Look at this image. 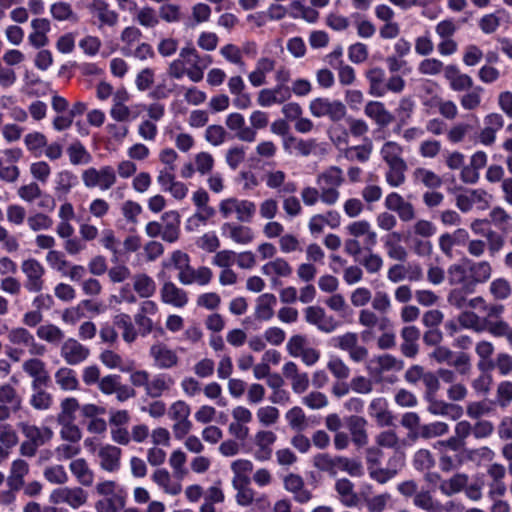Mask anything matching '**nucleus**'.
Returning a JSON list of instances; mask_svg holds the SVG:
<instances>
[{
  "instance_id": "58",
  "label": "nucleus",
  "mask_w": 512,
  "mask_h": 512,
  "mask_svg": "<svg viewBox=\"0 0 512 512\" xmlns=\"http://www.w3.org/2000/svg\"><path fill=\"white\" fill-rule=\"evenodd\" d=\"M365 252L358 260V262L365 268L369 274L379 273L384 265L383 258L373 252V249H364Z\"/></svg>"
},
{
  "instance_id": "14",
  "label": "nucleus",
  "mask_w": 512,
  "mask_h": 512,
  "mask_svg": "<svg viewBox=\"0 0 512 512\" xmlns=\"http://www.w3.org/2000/svg\"><path fill=\"white\" fill-rule=\"evenodd\" d=\"M23 400L16 389L10 384L0 386V421L10 418L12 413L22 409Z\"/></svg>"
},
{
  "instance_id": "22",
  "label": "nucleus",
  "mask_w": 512,
  "mask_h": 512,
  "mask_svg": "<svg viewBox=\"0 0 512 512\" xmlns=\"http://www.w3.org/2000/svg\"><path fill=\"white\" fill-rule=\"evenodd\" d=\"M22 369L32 378V388L46 386L50 380L46 364L39 358L33 357L25 360Z\"/></svg>"
},
{
  "instance_id": "60",
  "label": "nucleus",
  "mask_w": 512,
  "mask_h": 512,
  "mask_svg": "<svg viewBox=\"0 0 512 512\" xmlns=\"http://www.w3.org/2000/svg\"><path fill=\"white\" fill-rule=\"evenodd\" d=\"M424 105L436 106L439 113L448 120H453L458 115V107L452 100H444L440 97H433L431 101L424 102Z\"/></svg>"
},
{
  "instance_id": "26",
  "label": "nucleus",
  "mask_w": 512,
  "mask_h": 512,
  "mask_svg": "<svg viewBox=\"0 0 512 512\" xmlns=\"http://www.w3.org/2000/svg\"><path fill=\"white\" fill-rule=\"evenodd\" d=\"M161 301L175 308H183L188 303L187 292L171 281L165 282L160 289Z\"/></svg>"
},
{
  "instance_id": "36",
  "label": "nucleus",
  "mask_w": 512,
  "mask_h": 512,
  "mask_svg": "<svg viewBox=\"0 0 512 512\" xmlns=\"http://www.w3.org/2000/svg\"><path fill=\"white\" fill-rule=\"evenodd\" d=\"M69 470L76 481L84 486L90 487L94 483L95 474L84 458H75L69 463Z\"/></svg>"
},
{
  "instance_id": "29",
  "label": "nucleus",
  "mask_w": 512,
  "mask_h": 512,
  "mask_svg": "<svg viewBox=\"0 0 512 512\" xmlns=\"http://www.w3.org/2000/svg\"><path fill=\"white\" fill-rule=\"evenodd\" d=\"M32 31L28 35L29 44L36 48H42L49 43L47 34L51 30V23L47 18H35L30 23Z\"/></svg>"
},
{
  "instance_id": "61",
  "label": "nucleus",
  "mask_w": 512,
  "mask_h": 512,
  "mask_svg": "<svg viewBox=\"0 0 512 512\" xmlns=\"http://www.w3.org/2000/svg\"><path fill=\"white\" fill-rule=\"evenodd\" d=\"M32 390L33 393L30 396L29 404L39 411L50 409L53 404V396L41 387L32 388Z\"/></svg>"
},
{
  "instance_id": "13",
  "label": "nucleus",
  "mask_w": 512,
  "mask_h": 512,
  "mask_svg": "<svg viewBox=\"0 0 512 512\" xmlns=\"http://www.w3.org/2000/svg\"><path fill=\"white\" fill-rule=\"evenodd\" d=\"M7 338L11 344L27 348L33 356H42L46 351L45 346L36 342L33 334L24 327L10 329Z\"/></svg>"
},
{
  "instance_id": "2",
  "label": "nucleus",
  "mask_w": 512,
  "mask_h": 512,
  "mask_svg": "<svg viewBox=\"0 0 512 512\" xmlns=\"http://www.w3.org/2000/svg\"><path fill=\"white\" fill-rule=\"evenodd\" d=\"M212 63L210 55H200L192 46L181 48L179 57L168 67V75L173 79H182L185 75L194 83L204 77V70Z\"/></svg>"
},
{
  "instance_id": "4",
  "label": "nucleus",
  "mask_w": 512,
  "mask_h": 512,
  "mask_svg": "<svg viewBox=\"0 0 512 512\" xmlns=\"http://www.w3.org/2000/svg\"><path fill=\"white\" fill-rule=\"evenodd\" d=\"M316 183L322 191V203L333 206L340 199L339 187L344 183L343 171L337 166H330L318 174Z\"/></svg>"
},
{
  "instance_id": "41",
  "label": "nucleus",
  "mask_w": 512,
  "mask_h": 512,
  "mask_svg": "<svg viewBox=\"0 0 512 512\" xmlns=\"http://www.w3.org/2000/svg\"><path fill=\"white\" fill-rule=\"evenodd\" d=\"M412 179L414 183L422 184L428 189H438L443 184L440 175L425 167L415 168L412 172Z\"/></svg>"
},
{
  "instance_id": "50",
  "label": "nucleus",
  "mask_w": 512,
  "mask_h": 512,
  "mask_svg": "<svg viewBox=\"0 0 512 512\" xmlns=\"http://www.w3.org/2000/svg\"><path fill=\"white\" fill-rule=\"evenodd\" d=\"M113 324L116 328L122 330V338L126 343H132L136 340L137 331L128 314L119 313L115 315L113 318Z\"/></svg>"
},
{
  "instance_id": "53",
  "label": "nucleus",
  "mask_w": 512,
  "mask_h": 512,
  "mask_svg": "<svg viewBox=\"0 0 512 512\" xmlns=\"http://www.w3.org/2000/svg\"><path fill=\"white\" fill-rule=\"evenodd\" d=\"M413 504L426 512H442V503L435 500L429 491H417Z\"/></svg>"
},
{
  "instance_id": "54",
  "label": "nucleus",
  "mask_w": 512,
  "mask_h": 512,
  "mask_svg": "<svg viewBox=\"0 0 512 512\" xmlns=\"http://www.w3.org/2000/svg\"><path fill=\"white\" fill-rule=\"evenodd\" d=\"M402 154L403 147L395 141L385 142L380 149L381 158L387 165L405 162Z\"/></svg>"
},
{
  "instance_id": "6",
  "label": "nucleus",
  "mask_w": 512,
  "mask_h": 512,
  "mask_svg": "<svg viewBox=\"0 0 512 512\" xmlns=\"http://www.w3.org/2000/svg\"><path fill=\"white\" fill-rule=\"evenodd\" d=\"M81 179L87 189L98 188L101 191H107L117 182L115 169L110 165H104L100 168L89 167L82 171Z\"/></svg>"
},
{
  "instance_id": "59",
  "label": "nucleus",
  "mask_w": 512,
  "mask_h": 512,
  "mask_svg": "<svg viewBox=\"0 0 512 512\" xmlns=\"http://www.w3.org/2000/svg\"><path fill=\"white\" fill-rule=\"evenodd\" d=\"M483 88L476 86L466 91L459 97V102L464 110H476L482 103Z\"/></svg>"
},
{
  "instance_id": "46",
  "label": "nucleus",
  "mask_w": 512,
  "mask_h": 512,
  "mask_svg": "<svg viewBox=\"0 0 512 512\" xmlns=\"http://www.w3.org/2000/svg\"><path fill=\"white\" fill-rule=\"evenodd\" d=\"M385 71L379 67H373L366 71V78L369 82V93L375 97L385 95Z\"/></svg>"
},
{
  "instance_id": "21",
  "label": "nucleus",
  "mask_w": 512,
  "mask_h": 512,
  "mask_svg": "<svg viewBox=\"0 0 512 512\" xmlns=\"http://www.w3.org/2000/svg\"><path fill=\"white\" fill-rule=\"evenodd\" d=\"M17 428L20 430L27 441L40 447L49 442L54 435L53 431L49 427H39L27 421H21L17 423Z\"/></svg>"
},
{
  "instance_id": "64",
  "label": "nucleus",
  "mask_w": 512,
  "mask_h": 512,
  "mask_svg": "<svg viewBox=\"0 0 512 512\" xmlns=\"http://www.w3.org/2000/svg\"><path fill=\"white\" fill-rule=\"evenodd\" d=\"M124 506L125 500L119 495L104 497L95 503V509L97 512H118Z\"/></svg>"
},
{
  "instance_id": "23",
  "label": "nucleus",
  "mask_w": 512,
  "mask_h": 512,
  "mask_svg": "<svg viewBox=\"0 0 512 512\" xmlns=\"http://www.w3.org/2000/svg\"><path fill=\"white\" fill-rule=\"evenodd\" d=\"M225 125L230 131L235 132V136L244 142H254L257 136L252 128L246 126L245 118L242 114L233 112L227 115Z\"/></svg>"
},
{
  "instance_id": "18",
  "label": "nucleus",
  "mask_w": 512,
  "mask_h": 512,
  "mask_svg": "<svg viewBox=\"0 0 512 512\" xmlns=\"http://www.w3.org/2000/svg\"><path fill=\"white\" fill-rule=\"evenodd\" d=\"M261 273L270 278L271 285L275 287L280 284V278H289L293 273V269L286 259L276 257L261 267Z\"/></svg>"
},
{
  "instance_id": "62",
  "label": "nucleus",
  "mask_w": 512,
  "mask_h": 512,
  "mask_svg": "<svg viewBox=\"0 0 512 512\" xmlns=\"http://www.w3.org/2000/svg\"><path fill=\"white\" fill-rule=\"evenodd\" d=\"M45 480L54 485H64L68 482L69 476L60 464L49 465L43 470Z\"/></svg>"
},
{
  "instance_id": "34",
  "label": "nucleus",
  "mask_w": 512,
  "mask_h": 512,
  "mask_svg": "<svg viewBox=\"0 0 512 512\" xmlns=\"http://www.w3.org/2000/svg\"><path fill=\"white\" fill-rule=\"evenodd\" d=\"M177 278L183 285H192L196 283L200 286H206L211 282L213 272L207 266H200L195 269L190 265L186 272L182 273V275H178Z\"/></svg>"
},
{
  "instance_id": "28",
  "label": "nucleus",
  "mask_w": 512,
  "mask_h": 512,
  "mask_svg": "<svg viewBox=\"0 0 512 512\" xmlns=\"http://www.w3.org/2000/svg\"><path fill=\"white\" fill-rule=\"evenodd\" d=\"M276 60L270 57H260L254 69L248 74L249 83L253 87H261L267 84V76L275 70Z\"/></svg>"
},
{
  "instance_id": "24",
  "label": "nucleus",
  "mask_w": 512,
  "mask_h": 512,
  "mask_svg": "<svg viewBox=\"0 0 512 512\" xmlns=\"http://www.w3.org/2000/svg\"><path fill=\"white\" fill-rule=\"evenodd\" d=\"M283 149L289 155L308 157L316 149V140L301 139L293 135H287L283 138Z\"/></svg>"
},
{
  "instance_id": "30",
  "label": "nucleus",
  "mask_w": 512,
  "mask_h": 512,
  "mask_svg": "<svg viewBox=\"0 0 512 512\" xmlns=\"http://www.w3.org/2000/svg\"><path fill=\"white\" fill-rule=\"evenodd\" d=\"M445 79L449 82V87L455 92L468 91L473 88V79L465 73H462L458 66L454 64L446 65Z\"/></svg>"
},
{
  "instance_id": "37",
  "label": "nucleus",
  "mask_w": 512,
  "mask_h": 512,
  "mask_svg": "<svg viewBox=\"0 0 512 512\" xmlns=\"http://www.w3.org/2000/svg\"><path fill=\"white\" fill-rule=\"evenodd\" d=\"M78 185V177L70 170H61L55 175L54 192L58 199L66 198L73 188Z\"/></svg>"
},
{
  "instance_id": "35",
  "label": "nucleus",
  "mask_w": 512,
  "mask_h": 512,
  "mask_svg": "<svg viewBox=\"0 0 512 512\" xmlns=\"http://www.w3.org/2000/svg\"><path fill=\"white\" fill-rule=\"evenodd\" d=\"M164 224L162 225L161 238L168 243H174L180 236V215L177 211H167L162 215Z\"/></svg>"
},
{
  "instance_id": "32",
  "label": "nucleus",
  "mask_w": 512,
  "mask_h": 512,
  "mask_svg": "<svg viewBox=\"0 0 512 512\" xmlns=\"http://www.w3.org/2000/svg\"><path fill=\"white\" fill-rule=\"evenodd\" d=\"M368 414L381 427L393 424L394 417L389 411L388 402L384 397H376L371 400L368 406Z\"/></svg>"
},
{
  "instance_id": "40",
  "label": "nucleus",
  "mask_w": 512,
  "mask_h": 512,
  "mask_svg": "<svg viewBox=\"0 0 512 512\" xmlns=\"http://www.w3.org/2000/svg\"><path fill=\"white\" fill-rule=\"evenodd\" d=\"M347 426L352 436V441L357 446H364L368 442L366 432L367 420L360 416H350L347 419Z\"/></svg>"
},
{
  "instance_id": "43",
  "label": "nucleus",
  "mask_w": 512,
  "mask_h": 512,
  "mask_svg": "<svg viewBox=\"0 0 512 512\" xmlns=\"http://www.w3.org/2000/svg\"><path fill=\"white\" fill-rule=\"evenodd\" d=\"M277 304V298L272 293H264L257 299L255 307V317L259 320L268 321L274 316V307Z\"/></svg>"
},
{
  "instance_id": "57",
  "label": "nucleus",
  "mask_w": 512,
  "mask_h": 512,
  "mask_svg": "<svg viewBox=\"0 0 512 512\" xmlns=\"http://www.w3.org/2000/svg\"><path fill=\"white\" fill-rule=\"evenodd\" d=\"M486 321L481 319L475 312L465 311L458 316V322L464 329H470L481 333L486 330Z\"/></svg>"
},
{
  "instance_id": "15",
  "label": "nucleus",
  "mask_w": 512,
  "mask_h": 512,
  "mask_svg": "<svg viewBox=\"0 0 512 512\" xmlns=\"http://www.w3.org/2000/svg\"><path fill=\"white\" fill-rule=\"evenodd\" d=\"M149 356L153 360V365L161 370L172 369L179 363L176 351L162 342H157L150 347Z\"/></svg>"
},
{
  "instance_id": "27",
  "label": "nucleus",
  "mask_w": 512,
  "mask_h": 512,
  "mask_svg": "<svg viewBox=\"0 0 512 512\" xmlns=\"http://www.w3.org/2000/svg\"><path fill=\"white\" fill-rule=\"evenodd\" d=\"M283 485L286 491L293 494L297 503L306 504L312 499V493L305 488L303 478L294 473H290L283 479Z\"/></svg>"
},
{
  "instance_id": "12",
  "label": "nucleus",
  "mask_w": 512,
  "mask_h": 512,
  "mask_svg": "<svg viewBox=\"0 0 512 512\" xmlns=\"http://www.w3.org/2000/svg\"><path fill=\"white\" fill-rule=\"evenodd\" d=\"M304 318L308 324L316 326L319 331L326 334L334 332L339 327V322L317 305L306 307Z\"/></svg>"
},
{
  "instance_id": "7",
  "label": "nucleus",
  "mask_w": 512,
  "mask_h": 512,
  "mask_svg": "<svg viewBox=\"0 0 512 512\" xmlns=\"http://www.w3.org/2000/svg\"><path fill=\"white\" fill-rule=\"evenodd\" d=\"M88 500V493L79 486H63L51 491L49 502L55 505L67 504L72 509H78L85 505Z\"/></svg>"
},
{
  "instance_id": "8",
  "label": "nucleus",
  "mask_w": 512,
  "mask_h": 512,
  "mask_svg": "<svg viewBox=\"0 0 512 512\" xmlns=\"http://www.w3.org/2000/svg\"><path fill=\"white\" fill-rule=\"evenodd\" d=\"M309 110L314 117H328L334 122L342 120L346 115V107L341 101L325 97L313 99L309 104Z\"/></svg>"
},
{
  "instance_id": "51",
  "label": "nucleus",
  "mask_w": 512,
  "mask_h": 512,
  "mask_svg": "<svg viewBox=\"0 0 512 512\" xmlns=\"http://www.w3.org/2000/svg\"><path fill=\"white\" fill-rule=\"evenodd\" d=\"M133 288L140 297L149 298L156 292V283L147 274L140 273L133 277Z\"/></svg>"
},
{
  "instance_id": "5",
  "label": "nucleus",
  "mask_w": 512,
  "mask_h": 512,
  "mask_svg": "<svg viewBox=\"0 0 512 512\" xmlns=\"http://www.w3.org/2000/svg\"><path fill=\"white\" fill-rule=\"evenodd\" d=\"M219 212L225 219L235 216L240 223H250L256 213V205L248 199L230 197L220 201Z\"/></svg>"
},
{
  "instance_id": "1",
  "label": "nucleus",
  "mask_w": 512,
  "mask_h": 512,
  "mask_svg": "<svg viewBox=\"0 0 512 512\" xmlns=\"http://www.w3.org/2000/svg\"><path fill=\"white\" fill-rule=\"evenodd\" d=\"M492 272L490 262L466 259L449 266L448 282L450 285L462 286L467 292H474L477 285L484 284L491 278Z\"/></svg>"
},
{
  "instance_id": "3",
  "label": "nucleus",
  "mask_w": 512,
  "mask_h": 512,
  "mask_svg": "<svg viewBox=\"0 0 512 512\" xmlns=\"http://www.w3.org/2000/svg\"><path fill=\"white\" fill-rule=\"evenodd\" d=\"M129 381L134 387L143 388L146 396L152 399L168 395L175 385V380L171 375L167 373L151 375L144 369L133 370L130 373Z\"/></svg>"
},
{
  "instance_id": "10",
  "label": "nucleus",
  "mask_w": 512,
  "mask_h": 512,
  "mask_svg": "<svg viewBox=\"0 0 512 512\" xmlns=\"http://www.w3.org/2000/svg\"><path fill=\"white\" fill-rule=\"evenodd\" d=\"M491 196L483 189H466L456 195V207L463 213H467L475 206L484 211L490 206Z\"/></svg>"
},
{
  "instance_id": "33",
  "label": "nucleus",
  "mask_w": 512,
  "mask_h": 512,
  "mask_svg": "<svg viewBox=\"0 0 512 512\" xmlns=\"http://www.w3.org/2000/svg\"><path fill=\"white\" fill-rule=\"evenodd\" d=\"M29 472L30 466L26 460L22 458L13 460L7 477V486L12 490H21Z\"/></svg>"
},
{
  "instance_id": "16",
  "label": "nucleus",
  "mask_w": 512,
  "mask_h": 512,
  "mask_svg": "<svg viewBox=\"0 0 512 512\" xmlns=\"http://www.w3.org/2000/svg\"><path fill=\"white\" fill-rule=\"evenodd\" d=\"M60 355L66 364L74 366L84 362L89 357L90 350L76 339L68 338L62 343Z\"/></svg>"
},
{
  "instance_id": "9",
  "label": "nucleus",
  "mask_w": 512,
  "mask_h": 512,
  "mask_svg": "<svg viewBox=\"0 0 512 512\" xmlns=\"http://www.w3.org/2000/svg\"><path fill=\"white\" fill-rule=\"evenodd\" d=\"M277 435L271 430H258L252 439V445L247 449L253 458L259 462L269 461L273 454V445Z\"/></svg>"
},
{
  "instance_id": "63",
  "label": "nucleus",
  "mask_w": 512,
  "mask_h": 512,
  "mask_svg": "<svg viewBox=\"0 0 512 512\" xmlns=\"http://www.w3.org/2000/svg\"><path fill=\"white\" fill-rule=\"evenodd\" d=\"M258 422L265 427H270L278 423L280 411L272 405L261 406L256 410Z\"/></svg>"
},
{
  "instance_id": "38",
  "label": "nucleus",
  "mask_w": 512,
  "mask_h": 512,
  "mask_svg": "<svg viewBox=\"0 0 512 512\" xmlns=\"http://www.w3.org/2000/svg\"><path fill=\"white\" fill-rule=\"evenodd\" d=\"M364 113L381 127L388 126L394 120L391 112H389L385 108V105L379 101H369L365 106Z\"/></svg>"
},
{
  "instance_id": "20",
  "label": "nucleus",
  "mask_w": 512,
  "mask_h": 512,
  "mask_svg": "<svg viewBox=\"0 0 512 512\" xmlns=\"http://www.w3.org/2000/svg\"><path fill=\"white\" fill-rule=\"evenodd\" d=\"M221 234L240 245H248L255 238L254 231L251 227L234 222H225L222 224Z\"/></svg>"
},
{
  "instance_id": "47",
  "label": "nucleus",
  "mask_w": 512,
  "mask_h": 512,
  "mask_svg": "<svg viewBox=\"0 0 512 512\" xmlns=\"http://www.w3.org/2000/svg\"><path fill=\"white\" fill-rule=\"evenodd\" d=\"M467 483L468 476L464 473H457L454 474L451 478L441 481L439 490L443 495L450 497L463 491Z\"/></svg>"
},
{
  "instance_id": "45",
  "label": "nucleus",
  "mask_w": 512,
  "mask_h": 512,
  "mask_svg": "<svg viewBox=\"0 0 512 512\" xmlns=\"http://www.w3.org/2000/svg\"><path fill=\"white\" fill-rule=\"evenodd\" d=\"M358 322L361 326L372 329L377 327L379 330H386L390 321L386 317H379L373 309H361L358 315Z\"/></svg>"
},
{
  "instance_id": "19",
  "label": "nucleus",
  "mask_w": 512,
  "mask_h": 512,
  "mask_svg": "<svg viewBox=\"0 0 512 512\" xmlns=\"http://www.w3.org/2000/svg\"><path fill=\"white\" fill-rule=\"evenodd\" d=\"M263 180L267 188L277 190L279 193L293 194L297 191L296 183L287 181V174L280 169L267 170Z\"/></svg>"
},
{
  "instance_id": "48",
  "label": "nucleus",
  "mask_w": 512,
  "mask_h": 512,
  "mask_svg": "<svg viewBox=\"0 0 512 512\" xmlns=\"http://www.w3.org/2000/svg\"><path fill=\"white\" fill-rule=\"evenodd\" d=\"M67 155L74 166L87 165L93 159L91 153L80 141H75L67 147Z\"/></svg>"
},
{
  "instance_id": "39",
  "label": "nucleus",
  "mask_w": 512,
  "mask_h": 512,
  "mask_svg": "<svg viewBox=\"0 0 512 512\" xmlns=\"http://www.w3.org/2000/svg\"><path fill=\"white\" fill-rule=\"evenodd\" d=\"M151 479L167 494L175 496L182 490L181 483L174 480L169 471L165 468L156 469L152 474Z\"/></svg>"
},
{
  "instance_id": "44",
  "label": "nucleus",
  "mask_w": 512,
  "mask_h": 512,
  "mask_svg": "<svg viewBox=\"0 0 512 512\" xmlns=\"http://www.w3.org/2000/svg\"><path fill=\"white\" fill-rule=\"evenodd\" d=\"M373 151V143L369 138H366L361 145L347 147L343 155L348 161H357L365 163L369 161Z\"/></svg>"
},
{
  "instance_id": "25",
  "label": "nucleus",
  "mask_w": 512,
  "mask_h": 512,
  "mask_svg": "<svg viewBox=\"0 0 512 512\" xmlns=\"http://www.w3.org/2000/svg\"><path fill=\"white\" fill-rule=\"evenodd\" d=\"M347 232L353 238L364 237V249H373L377 244V233L373 230L371 223L367 220H357L350 223L347 227Z\"/></svg>"
},
{
  "instance_id": "49",
  "label": "nucleus",
  "mask_w": 512,
  "mask_h": 512,
  "mask_svg": "<svg viewBox=\"0 0 512 512\" xmlns=\"http://www.w3.org/2000/svg\"><path fill=\"white\" fill-rule=\"evenodd\" d=\"M36 335L39 339L53 345H58L65 338L64 331L52 323L40 325L37 328Z\"/></svg>"
},
{
  "instance_id": "31",
  "label": "nucleus",
  "mask_w": 512,
  "mask_h": 512,
  "mask_svg": "<svg viewBox=\"0 0 512 512\" xmlns=\"http://www.w3.org/2000/svg\"><path fill=\"white\" fill-rule=\"evenodd\" d=\"M373 376H381L383 373L392 370H401L403 362L390 354H384L372 358L367 366Z\"/></svg>"
},
{
  "instance_id": "52",
  "label": "nucleus",
  "mask_w": 512,
  "mask_h": 512,
  "mask_svg": "<svg viewBox=\"0 0 512 512\" xmlns=\"http://www.w3.org/2000/svg\"><path fill=\"white\" fill-rule=\"evenodd\" d=\"M388 169L385 172V180L390 187L397 188L405 183L407 170V163H394L387 165Z\"/></svg>"
},
{
  "instance_id": "56",
  "label": "nucleus",
  "mask_w": 512,
  "mask_h": 512,
  "mask_svg": "<svg viewBox=\"0 0 512 512\" xmlns=\"http://www.w3.org/2000/svg\"><path fill=\"white\" fill-rule=\"evenodd\" d=\"M47 141L46 136L38 131L30 132L24 137L26 149L35 157H40L43 154Z\"/></svg>"
},
{
  "instance_id": "42",
  "label": "nucleus",
  "mask_w": 512,
  "mask_h": 512,
  "mask_svg": "<svg viewBox=\"0 0 512 512\" xmlns=\"http://www.w3.org/2000/svg\"><path fill=\"white\" fill-rule=\"evenodd\" d=\"M56 385L63 391H75L79 387V380L75 370L69 367H60L54 374Z\"/></svg>"
},
{
  "instance_id": "11",
  "label": "nucleus",
  "mask_w": 512,
  "mask_h": 512,
  "mask_svg": "<svg viewBox=\"0 0 512 512\" xmlns=\"http://www.w3.org/2000/svg\"><path fill=\"white\" fill-rule=\"evenodd\" d=\"M21 271L25 275L24 287L28 292L38 293L44 288L45 267L35 258H29L21 263Z\"/></svg>"
},
{
  "instance_id": "17",
  "label": "nucleus",
  "mask_w": 512,
  "mask_h": 512,
  "mask_svg": "<svg viewBox=\"0 0 512 512\" xmlns=\"http://www.w3.org/2000/svg\"><path fill=\"white\" fill-rule=\"evenodd\" d=\"M122 450L111 444L101 445L97 451L99 467L109 473H117L121 468Z\"/></svg>"
},
{
  "instance_id": "55",
  "label": "nucleus",
  "mask_w": 512,
  "mask_h": 512,
  "mask_svg": "<svg viewBox=\"0 0 512 512\" xmlns=\"http://www.w3.org/2000/svg\"><path fill=\"white\" fill-rule=\"evenodd\" d=\"M233 472L232 483L250 482L249 474L253 471L254 465L248 459H237L231 463Z\"/></svg>"
}]
</instances>
